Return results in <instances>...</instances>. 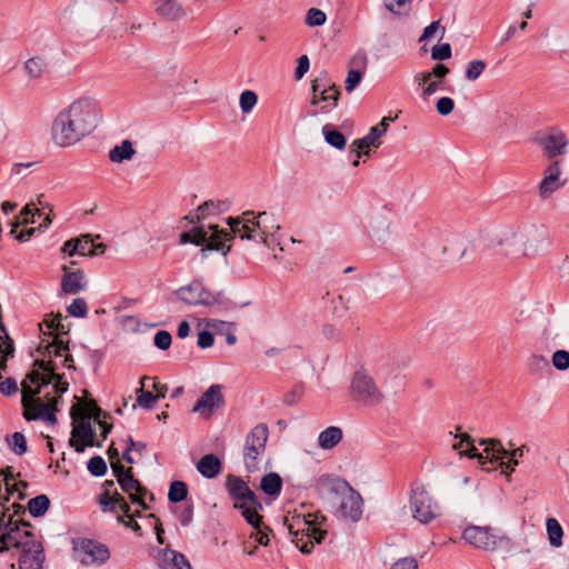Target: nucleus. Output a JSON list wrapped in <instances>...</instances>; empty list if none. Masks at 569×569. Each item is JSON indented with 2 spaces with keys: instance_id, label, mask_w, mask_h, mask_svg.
<instances>
[{
  "instance_id": "35",
  "label": "nucleus",
  "mask_w": 569,
  "mask_h": 569,
  "mask_svg": "<svg viewBox=\"0 0 569 569\" xmlns=\"http://www.w3.org/2000/svg\"><path fill=\"white\" fill-rule=\"evenodd\" d=\"M136 150L132 147L131 141L123 140L121 144L113 147L109 151V159L111 162L121 163L127 160H131L134 156Z\"/></svg>"
},
{
  "instance_id": "7",
  "label": "nucleus",
  "mask_w": 569,
  "mask_h": 569,
  "mask_svg": "<svg viewBox=\"0 0 569 569\" xmlns=\"http://www.w3.org/2000/svg\"><path fill=\"white\" fill-rule=\"evenodd\" d=\"M176 295L179 300L190 306L211 307L216 305L227 306L230 300L223 291L213 292L204 287L202 280L194 279L188 286L180 287Z\"/></svg>"
},
{
  "instance_id": "48",
  "label": "nucleus",
  "mask_w": 569,
  "mask_h": 569,
  "mask_svg": "<svg viewBox=\"0 0 569 569\" xmlns=\"http://www.w3.org/2000/svg\"><path fill=\"white\" fill-rule=\"evenodd\" d=\"M450 69L443 63H437L429 72L421 73V78L419 79V84L427 83L432 78L439 79L443 81V79L449 74Z\"/></svg>"
},
{
  "instance_id": "1",
  "label": "nucleus",
  "mask_w": 569,
  "mask_h": 569,
  "mask_svg": "<svg viewBox=\"0 0 569 569\" xmlns=\"http://www.w3.org/2000/svg\"><path fill=\"white\" fill-rule=\"evenodd\" d=\"M268 219L269 214L266 211L259 212L257 216L253 211H244L240 217H229L227 219V223L230 227L229 230L220 229L217 224H210L211 234L209 236L202 227H194L180 234L179 243H193L196 246L207 243L200 250L202 258H207V252L213 250L221 251L223 256H227L231 250L230 241L234 237H239L242 240L262 242L264 246L270 247Z\"/></svg>"
},
{
  "instance_id": "43",
  "label": "nucleus",
  "mask_w": 569,
  "mask_h": 569,
  "mask_svg": "<svg viewBox=\"0 0 569 569\" xmlns=\"http://www.w3.org/2000/svg\"><path fill=\"white\" fill-rule=\"evenodd\" d=\"M565 182L559 181V177L546 174L539 184V196L542 199L548 198L555 191L563 186Z\"/></svg>"
},
{
  "instance_id": "37",
  "label": "nucleus",
  "mask_w": 569,
  "mask_h": 569,
  "mask_svg": "<svg viewBox=\"0 0 569 569\" xmlns=\"http://www.w3.org/2000/svg\"><path fill=\"white\" fill-rule=\"evenodd\" d=\"M259 507H254L250 505V502L237 503L236 509L241 511L242 517L246 521L252 526V528H258L263 526L262 517L257 511Z\"/></svg>"
},
{
  "instance_id": "60",
  "label": "nucleus",
  "mask_w": 569,
  "mask_h": 569,
  "mask_svg": "<svg viewBox=\"0 0 569 569\" xmlns=\"http://www.w3.org/2000/svg\"><path fill=\"white\" fill-rule=\"evenodd\" d=\"M50 223H51V218H50V216H47L43 219V222H41L38 228H26L18 233L17 232L13 233L14 238L20 242H26V241L30 240V238L34 234L36 231H38L41 228H47Z\"/></svg>"
},
{
  "instance_id": "12",
  "label": "nucleus",
  "mask_w": 569,
  "mask_h": 569,
  "mask_svg": "<svg viewBox=\"0 0 569 569\" xmlns=\"http://www.w3.org/2000/svg\"><path fill=\"white\" fill-rule=\"evenodd\" d=\"M519 238L522 246L521 254L532 258L548 246L549 231L545 224H530L520 231Z\"/></svg>"
},
{
  "instance_id": "61",
  "label": "nucleus",
  "mask_w": 569,
  "mask_h": 569,
  "mask_svg": "<svg viewBox=\"0 0 569 569\" xmlns=\"http://www.w3.org/2000/svg\"><path fill=\"white\" fill-rule=\"evenodd\" d=\"M552 366L560 371H565L569 368V351L557 350L551 358Z\"/></svg>"
},
{
  "instance_id": "49",
  "label": "nucleus",
  "mask_w": 569,
  "mask_h": 569,
  "mask_svg": "<svg viewBox=\"0 0 569 569\" xmlns=\"http://www.w3.org/2000/svg\"><path fill=\"white\" fill-rule=\"evenodd\" d=\"M82 417H90L97 423L103 419L110 418V415L103 411L94 400H90L84 405V413Z\"/></svg>"
},
{
  "instance_id": "26",
  "label": "nucleus",
  "mask_w": 569,
  "mask_h": 569,
  "mask_svg": "<svg viewBox=\"0 0 569 569\" xmlns=\"http://www.w3.org/2000/svg\"><path fill=\"white\" fill-rule=\"evenodd\" d=\"M63 274L61 278V290L66 295H77L86 290L87 281L84 272L80 269L70 271L69 267L63 264L61 267Z\"/></svg>"
},
{
  "instance_id": "46",
  "label": "nucleus",
  "mask_w": 569,
  "mask_h": 569,
  "mask_svg": "<svg viewBox=\"0 0 569 569\" xmlns=\"http://www.w3.org/2000/svg\"><path fill=\"white\" fill-rule=\"evenodd\" d=\"M33 368H34L33 370H37L38 372L41 373L43 379L52 380V379L57 378V372H56L57 365L51 359L50 360L37 359L33 362Z\"/></svg>"
},
{
  "instance_id": "36",
  "label": "nucleus",
  "mask_w": 569,
  "mask_h": 569,
  "mask_svg": "<svg viewBox=\"0 0 569 569\" xmlns=\"http://www.w3.org/2000/svg\"><path fill=\"white\" fill-rule=\"evenodd\" d=\"M322 134H323L325 141L329 146H331L338 150L345 149L347 139L339 130H337L335 128L333 124H331V123L325 124L322 127Z\"/></svg>"
},
{
  "instance_id": "6",
  "label": "nucleus",
  "mask_w": 569,
  "mask_h": 569,
  "mask_svg": "<svg viewBox=\"0 0 569 569\" xmlns=\"http://www.w3.org/2000/svg\"><path fill=\"white\" fill-rule=\"evenodd\" d=\"M462 539L469 545L483 550H505L511 549V539L501 530L490 526H468L462 532Z\"/></svg>"
},
{
  "instance_id": "62",
  "label": "nucleus",
  "mask_w": 569,
  "mask_h": 569,
  "mask_svg": "<svg viewBox=\"0 0 569 569\" xmlns=\"http://www.w3.org/2000/svg\"><path fill=\"white\" fill-rule=\"evenodd\" d=\"M137 392L138 405L144 409H151L157 401V397L151 391L143 390L142 388L137 390Z\"/></svg>"
},
{
  "instance_id": "29",
  "label": "nucleus",
  "mask_w": 569,
  "mask_h": 569,
  "mask_svg": "<svg viewBox=\"0 0 569 569\" xmlns=\"http://www.w3.org/2000/svg\"><path fill=\"white\" fill-rule=\"evenodd\" d=\"M196 467L202 477L212 479L221 472L222 465L216 455L208 453L200 458Z\"/></svg>"
},
{
  "instance_id": "11",
  "label": "nucleus",
  "mask_w": 569,
  "mask_h": 569,
  "mask_svg": "<svg viewBox=\"0 0 569 569\" xmlns=\"http://www.w3.org/2000/svg\"><path fill=\"white\" fill-rule=\"evenodd\" d=\"M29 521H13L9 516L7 523V531L0 536V552L8 551L10 548L21 549L30 543V541H38L34 533L27 528H30Z\"/></svg>"
},
{
  "instance_id": "57",
  "label": "nucleus",
  "mask_w": 569,
  "mask_h": 569,
  "mask_svg": "<svg viewBox=\"0 0 569 569\" xmlns=\"http://www.w3.org/2000/svg\"><path fill=\"white\" fill-rule=\"evenodd\" d=\"M70 316L84 318L88 313V305L83 298H76L67 308Z\"/></svg>"
},
{
  "instance_id": "28",
  "label": "nucleus",
  "mask_w": 569,
  "mask_h": 569,
  "mask_svg": "<svg viewBox=\"0 0 569 569\" xmlns=\"http://www.w3.org/2000/svg\"><path fill=\"white\" fill-rule=\"evenodd\" d=\"M390 226L391 222L385 216L372 218L369 230L371 240L379 246H385L390 237Z\"/></svg>"
},
{
  "instance_id": "58",
  "label": "nucleus",
  "mask_w": 569,
  "mask_h": 569,
  "mask_svg": "<svg viewBox=\"0 0 569 569\" xmlns=\"http://www.w3.org/2000/svg\"><path fill=\"white\" fill-rule=\"evenodd\" d=\"M258 96L256 92L246 90L240 94V108L243 113H249L257 104Z\"/></svg>"
},
{
  "instance_id": "19",
  "label": "nucleus",
  "mask_w": 569,
  "mask_h": 569,
  "mask_svg": "<svg viewBox=\"0 0 569 569\" xmlns=\"http://www.w3.org/2000/svg\"><path fill=\"white\" fill-rule=\"evenodd\" d=\"M350 485L338 476L323 473L315 481V491L321 499L340 497L349 490Z\"/></svg>"
},
{
  "instance_id": "32",
  "label": "nucleus",
  "mask_w": 569,
  "mask_h": 569,
  "mask_svg": "<svg viewBox=\"0 0 569 569\" xmlns=\"http://www.w3.org/2000/svg\"><path fill=\"white\" fill-rule=\"evenodd\" d=\"M342 440V430L339 427L330 426L322 430L318 437V446L323 450H331Z\"/></svg>"
},
{
  "instance_id": "53",
  "label": "nucleus",
  "mask_w": 569,
  "mask_h": 569,
  "mask_svg": "<svg viewBox=\"0 0 569 569\" xmlns=\"http://www.w3.org/2000/svg\"><path fill=\"white\" fill-rule=\"evenodd\" d=\"M88 471L94 477H102L107 473L108 467L100 456L92 457L87 463Z\"/></svg>"
},
{
  "instance_id": "31",
  "label": "nucleus",
  "mask_w": 569,
  "mask_h": 569,
  "mask_svg": "<svg viewBox=\"0 0 569 569\" xmlns=\"http://www.w3.org/2000/svg\"><path fill=\"white\" fill-rule=\"evenodd\" d=\"M161 569H192L186 556L172 549H166L163 552Z\"/></svg>"
},
{
  "instance_id": "2",
  "label": "nucleus",
  "mask_w": 569,
  "mask_h": 569,
  "mask_svg": "<svg viewBox=\"0 0 569 569\" xmlns=\"http://www.w3.org/2000/svg\"><path fill=\"white\" fill-rule=\"evenodd\" d=\"M99 107L91 98H80L61 110L51 126V139L58 147H70L89 136L98 126Z\"/></svg>"
},
{
  "instance_id": "40",
  "label": "nucleus",
  "mask_w": 569,
  "mask_h": 569,
  "mask_svg": "<svg viewBox=\"0 0 569 569\" xmlns=\"http://www.w3.org/2000/svg\"><path fill=\"white\" fill-rule=\"evenodd\" d=\"M41 211L36 208L33 204H26L20 214L18 217H16V222L12 224V228H11V231L10 233H16V229L22 224V223H34L36 220H34V217L36 216H41Z\"/></svg>"
},
{
  "instance_id": "34",
  "label": "nucleus",
  "mask_w": 569,
  "mask_h": 569,
  "mask_svg": "<svg viewBox=\"0 0 569 569\" xmlns=\"http://www.w3.org/2000/svg\"><path fill=\"white\" fill-rule=\"evenodd\" d=\"M261 490L273 498H277L282 490V478L277 472H269L261 478Z\"/></svg>"
},
{
  "instance_id": "9",
  "label": "nucleus",
  "mask_w": 569,
  "mask_h": 569,
  "mask_svg": "<svg viewBox=\"0 0 569 569\" xmlns=\"http://www.w3.org/2000/svg\"><path fill=\"white\" fill-rule=\"evenodd\" d=\"M409 505L413 519L422 525L431 522L441 515L438 502L433 500L422 485L411 487Z\"/></svg>"
},
{
  "instance_id": "55",
  "label": "nucleus",
  "mask_w": 569,
  "mask_h": 569,
  "mask_svg": "<svg viewBox=\"0 0 569 569\" xmlns=\"http://www.w3.org/2000/svg\"><path fill=\"white\" fill-rule=\"evenodd\" d=\"M194 506L192 501L184 503V506L177 508V518L181 526L188 527L191 525L193 519Z\"/></svg>"
},
{
  "instance_id": "59",
  "label": "nucleus",
  "mask_w": 569,
  "mask_h": 569,
  "mask_svg": "<svg viewBox=\"0 0 569 569\" xmlns=\"http://www.w3.org/2000/svg\"><path fill=\"white\" fill-rule=\"evenodd\" d=\"M452 56V49L450 43H440L432 48L431 59L436 61H443L450 59Z\"/></svg>"
},
{
  "instance_id": "54",
  "label": "nucleus",
  "mask_w": 569,
  "mask_h": 569,
  "mask_svg": "<svg viewBox=\"0 0 569 569\" xmlns=\"http://www.w3.org/2000/svg\"><path fill=\"white\" fill-rule=\"evenodd\" d=\"M528 369L531 373H540L549 370V361L540 355H532L528 359Z\"/></svg>"
},
{
  "instance_id": "33",
  "label": "nucleus",
  "mask_w": 569,
  "mask_h": 569,
  "mask_svg": "<svg viewBox=\"0 0 569 569\" xmlns=\"http://www.w3.org/2000/svg\"><path fill=\"white\" fill-rule=\"evenodd\" d=\"M226 209H227L226 201H220V200L219 201H213V200L204 201L197 208L194 217L190 216V222H192V223L199 222L200 220L204 219L207 216L222 212Z\"/></svg>"
},
{
  "instance_id": "8",
  "label": "nucleus",
  "mask_w": 569,
  "mask_h": 569,
  "mask_svg": "<svg viewBox=\"0 0 569 569\" xmlns=\"http://www.w3.org/2000/svg\"><path fill=\"white\" fill-rule=\"evenodd\" d=\"M71 543L73 558L83 566L100 567L110 559L109 547L98 540L78 537Z\"/></svg>"
},
{
  "instance_id": "16",
  "label": "nucleus",
  "mask_w": 569,
  "mask_h": 569,
  "mask_svg": "<svg viewBox=\"0 0 569 569\" xmlns=\"http://www.w3.org/2000/svg\"><path fill=\"white\" fill-rule=\"evenodd\" d=\"M51 385V379H43L41 373L37 370H31L27 373L24 380L21 382V405L24 410L31 409L37 402V397L40 395L44 387Z\"/></svg>"
},
{
  "instance_id": "63",
  "label": "nucleus",
  "mask_w": 569,
  "mask_h": 569,
  "mask_svg": "<svg viewBox=\"0 0 569 569\" xmlns=\"http://www.w3.org/2000/svg\"><path fill=\"white\" fill-rule=\"evenodd\" d=\"M172 342V337L170 332L166 330L158 331L153 337L154 346L160 350H167L170 348Z\"/></svg>"
},
{
  "instance_id": "18",
  "label": "nucleus",
  "mask_w": 569,
  "mask_h": 569,
  "mask_svg": "<svg viewBox=\"0 0 569 569\" xmlns=\"http://www.w3.org/2000/svg\"><path fill=\"white\" fill-rule=\"evenodd\" d=\"M226 489L233 500V507L237 503L250 502L254 507L262 509L261 502L256 497L254 492L249 488L248 483L240 477L229 475L226 481Z\"/></svg>"
},
{
  "instance_id": "23",
  "label": "nucleus",
  "mask_w": 569,
  "mask_h": 569,
  "mask_svg": "<svg viewBox=\"0 0 569 569\" xmlns=\"http://www.w3.org/2000/svg\"><path fill=\"white\" fill-rule=\"evenodd\" d=\"M53 331L56 332L53 341H47L46 345H43L42 341L40 346L37 348V352L42 357H60L62 356L63 351L69 350V341L63 339V337L68 336L69 333V327L64 326L63 321H60V325L57 328H54Z\"/></svg>"
},
{
  "instance_id": "44",
  "label": "nucleus",
  "mask_w": 569,
  "mask_h": 569,
  "mask_svg": "<svg viewBox=\"0 0 569 569\" xmlns=\"http://www.w3.org/2000/svg\"><path fill=\"white\" fill-rule=\"evenodd\" d=\"M100 506L102 507L103 511L109 512H117L118 511V505L120 501H122V496L119 492H114L113 496L109 493L108 490H104L98 499Z\"/></svg>"
},
{
  "instance_id": "47",
  "label": "nucleus",
  "mask_w": 569,
  "mask_h": 569,
  "mask_svg": "<svg viewBox=\"0 0 569 569\" xmlns=\"http://www.w3.org/2000/svg\"><path fill=\"white\" fill-rule=\"evenodd\" d=\"M47 64L40 57H32L24 62V70L30 78H40Z\"/></svg>"
},
{
  "instance_id": "24",
  "label": "nucleus",
  "mask_w": 569,
  "mask_h": 569,
  "mask_svg": "<svg viewBox=\"0 0 569 569\" xmlns=\"http://www.w3.org/2000/svg\"><path fill=\"white\" fill-rule=\"evenodd\" d=\"M118 483L121 489L129 495V499L132 503L143 509H149V506L144 501V496L148 493V490L133 477L132 468H129L127 476L118 479Z\"/></svg>"
},
{
  "instance_id": "10",
  "label": "nucleus",
  "mask_w": 569,
  "mask_h": 569,
  "mask_svg": "<svg viewBox=\"0 0 569 569\" xmlns=\"http://www.w3.org/2000/svg\"><path fill=\"white\" fill-rule=\"evenodd\" d=\"M269 430L266 423H259L246 437L243 449L246 469L253 472L258 469V458L266 450Z\"/></svg>"
},
{
  "instance_id": "3",
  "label": "nucleus",
  "mask_w": 569,
  "mask_h": 569,
  "mask_svg": "<svg viewBox=\"0 0 569 569\" xmlns=\"http://www.w3.org/2000/svg\"><path fill=\"white\" fill-rule=\"evenodd\" d=\"M326 521L327 517L321 512L305 513L295 510L284 517V526L292 537V542L307 555L311 553L316 543L325 540L327 530L322 529V526Z\"/></svg>"
},
{
  "instance_id": "52",
  "label": "nucleus",
  "mask_w": 569,
  "mask_h": 569,
  "mask_svg": "<svg viewBox=\"0 0 569 569\" xmlns=\"http://www.w3.org/2000/svg\"><path fill=\"white\" fill-rule=\"evenodd\" d=\"M487 63L483 60H472L468 63L465 77L469 81H476L485 71Z\"/></svg>"
},
{
  "instance_id": "21",
  "label": "nucleus",
  "mask_w": 569,
  "mask_h": 569,
  "mask_svg": "<svg viewBox=\"0 0 569 569\" xmlns=\"http://www.w3.org/2000/svg\"><path fill=\"white\" fill-rule=\"evenodd\" d=\"M340 498L341 502L338 510L341 517L358 522L362 517L363 500L361 495L350 486L349 490H346Z\"/></svg>"
},
{
  "instance_id": "17",
  "label": "nucleus",
  "mask_w": 569,
  "mask_h": 569,
  "mask_svg": "<svg viewBox=\"0 0 569 569\" xmlns=\"http://www.w3.org/2000/svg\"><path fill=\"white\" fill-rule=\"evenodd\" d=\"M51 385V379H43L41 373L37 370H31L27 373L24 380L21 382V405L24 410L31 409L37 402V397L40 395L44 387Z\"/></svg>"
},
{
  "instance_id": "56",
  "label": "nucleus",
  "mask_w": 569,
  "mask_h": 569,
  "mask_svg": "<svg viewBox=\"0 0 569 569\" xmlns=\"http://www.w3.org/2000/svg\"><path fill=\"white\" fill-rule=\"evenodd\" d=\"M326 13L317 8H311L307 11L306 24L309 27H321L326 23Z\"/></svg>"
},
{
  "instance_id": "39",
  "label": "nucleus",
  "mask_w": 569,
  "mask_h": 569,
  "mask_svg": "<svg viewBox=\"0 0 569 569\" xmlns=\"http://www.w3.org/2000/svg\"><path fill=\"white\" fill-rule=\"evenodd\" d=\"M379 132H376L372 128H370L367 136L361 139H356L350 146V152L355 153L357 158L361 157V150L369 148L371 144L379 139Z\"/></svg>"
},
{
  "instance_id": "22",
  "label": "nucleus",
  "mask_w": 569,
  "mask_h": 569,
  "mask_svg": "<svg viewBox=\"0 0 569 569\" xmlns=\"http://www.w3.org/2000/svg\"><path fill=\"white\" fill-rule=\"evenodd\" d=\"M21 555L18 560V569H43L44 549L42 543L30 541L29 545L21 548Z\"/></svg>"
},
{
  "instance_id": "13",
  "label": "nucleus",
  "mask_w": 569,
  "mask_h": 569,
  "mask_svg": "<svg viewBox=\"0 0 569 569\" xmlns=\"http://www.w3.org/2000/svg\"><path fill=\"white\" fill-rule=\"evenodd\" d=\"M519 244H521L519 233L512 229H503L490 238L488 248L502 257L519 258L523 257L522 247L520 248Z\"/></svg>"
},
{
  "instance_id": "25",
  "label": "nucleus",
  "mask_w": 569,
  "mask_h": 569,
  "mask_svg": "<svg viewBox=\"0 0 569 569\" xmlns=\"http://www.w3.org/2000/svg\"><path fill=\"white\" fill-rule=\"evenodd\" d=\"M340 91L337 87L331 88L328 92L318 96L317 93L311 94L310 106L317 107L321 102L323 104L319 109H309L307 114L309 117H317L318 114H327L338 106Z\"/></svg>"
},
{
  "instance_id": "5",
  "label": "nucleus",
  "mask_w": 569,
  "mask_h": 569,
  "mask_svg": "<svg viewBox=\"0 0 569 569\" xmlns=\"http://www.w3.org/2000/svg\"><path fill=\"white\" fill-rule=\"evenodd\" d=\"M350 399L365 407H373L382 402L383 392L373 377L363 367L357 369L350 378Z\"/></svg>"
},
{
  "instance_id": "42",
  "label": "nucleus",
  "mask_w": 569,
  "mask_h": 569,
  "mask_svg": "<svg viewBox=\"0 0 569 569\" xmlns=\"http://www.w3.org/2000/svg\"><path fill=\"white\" fill-rule=\"evenodd\" d=\"M188 497V486L184 481L174 480L171 482L168 491V500L177 503L182 502Z\"/></svg>"
},
{
  "instance_id": "64",
  "label": "nucleus",
  "mask_w": 569,
  "mask_h": 569,
  "mask_svg": "<svg viewBox=\"0 0 569 569\" xmlns=\"http://www.w3.org/2000/svg\"><path fill=\"white\" fill-rule=\"evenodd\" d=\"M362 79V71L358 69H350L345 80V88L348 92H351L360 83Z\"/></svg>"
},
{
  "instance_id": "50",
  "label": "nucleus",
  "mask_w": 569,
  "mask_h": 569,
  "mask_svg": "<svg viewBox=\"0 0 569 569\" xmlns=\"http://www.w3.org/2000/svg\"><path fill=\"white\" fill-rule=\"evenodd\" d=\"M7 441L16 455L22 456L24 452H27V440L21 432H14L7 438Z\"/></svg>"
},
{
  "instance_id": "20",
  "label": "nucleus",
  "mask_w": 569,
  "mask_h": 569,
  "mask_svg": "<svg viewBox=\"0 0 569 569\" xmlns=\"http://www.w3.org/2000/svg\"><path fill=\"white\" fill-rule=\"evenodd\" d=\"M536 143L541 147L548 158H556L566 153L568 139L562 130L559 128H550L548 134L536 137Z\"/></svg>"
},
{
  "instance_id": "51",
  "label": "nucleus",
  "mask_w": 569,
  "mask_h": 569,
  "mask_svg": "<svg viewBox=\"0 0 569 569\" xmlns=\"http://www.w3.org/2000/svg\"><path fill=\"white\" fill-rule=\"evenodd\" d=\"M411 0H383L385 8L393 14H407Z\"/></svg>"
},
{
  "instance_id": "15",
  "label": "nucleus",
  "mask_w": 569,
  "mask_h": 569,
  "mask_svg": "<svg viewBox=\"0 0 569 569\" xmlns=\"http://www.w3.org/2000/svg\"><path fill=\"white\" fill-rule=\"evenodd\" d=\"M96 430L91 426L90 417H81L78 425L72 428L69 445L74 448L78 453L83 452L88 447H101V442L96 441Z\"/></svg>"
},
{
  "instance_id": "41",
  "label": "nucleus",
  "mask_w": 569,
  "mask_h": 569,
  "mask_svg": "<svg viewBox=\"0 0 569 569\" xmlns=\"http://www.w3.org/2000/svg\"><path fill=\"white\" fill-rule=\"evenodd\" d=\"M546 527L550 545L556 548L560 547L562 545L563 530L559 521L555 518H548Z\"/></svg>"
},
{
  "instance_id": "14",
  "label": "nucleus",
  "mask_w": 569,
  "mask_h": 569,
  "mask_svg": "<svg viewBox=\"0 0 569 569\" xmlns=\"http://www.w3.org/2000/svg\"><path fill=\"white\" fill-rule=\"evenodd\" d=\"M226 399L221 385H211L197 400L192 412L199 413L202 418L209 419L213 413L224 407Z\"/></svg>"
},
{
  "instance_id": "27",
  "label": "nucleus",
  "mask_w": 569,
  "mask_h": 569,
  "mask_svg": "<svg viewBox=\"0 0 569 569\" xmlns=\"http://www.w3.org/2000/svg\"><path fill=\"white\" fill-rule=\"evenodd\" d=\"M23 417L28 421L42 420L48 425L57 422L56 410L52 408V405L44 403L41 399H37L36 405L31 409L24 410Z\"/></svg>"
},
{
  "instance_id": "4",
  "label": "nucleus",
  "mask_w": 569,
  "mask_h": 569,
  "mask_svg": "<svg viewBox=\"0 0 569 569\" xmlns=\"http://www.w3.org/2000/svg\"><path fill=\"white\" fill-rule=\"evenodd\" d=\"M465 443H467L468 448L461 452L469 458H477L480 465L498 462L505 471H513L515 467L518 466V459L509 456V451H507L497 439L481 441V445H486L485 452L487 456L477 451V448L468 433H463L460 441L455 443L452 448L455 450H461Z\"/></svg>"
},
{
  "instance_id": "45",
  "label": "nucleus",
  "mask_w": 569,
  "mask_h": 569,
  "mask_svg": "<svg viewBox=\"0 0 569 569\" xmlns=\"http://www.w3.org/2000/svg\"><path fill=\"white\" fill-rule=\"evenodd\" d=\"M333 87L336 86L331 83L327 71H321L319 76L311 81V93L320 96L328 92V90H331Z\"/></svg>"
},
{
  "instance_id": "30",
  "label": "nucleus",
  "mask_w": 569,
  "mask_h": 569,
  "mask_svg": "<svg viewBox=\"0 0 569 569\" xmlns=\"http://www.w3.org/2000/svg\"><path fill=\"white\" fill-rule=\"evenodd\" d=\"M156 11L162 18L176 21L186 16L184 9L177 2V0H157Z\"/></svg>"
},
{
  "instance_id": "38",
  "label": "nucleus",
  "mask_w": 569,
  "mask_h": 569,
  "mask_svg": "<svg viewBox=\"0 0 569 569\" xmlns=\"http://www.w3.org/2000/svg\"><path fill=\"white\" fill-rule=\"evenodd\" d=\"M50 507V499L46 495H39L28 501V510L34 518L42 517Z\"/></svg>"
}]
</instances>
